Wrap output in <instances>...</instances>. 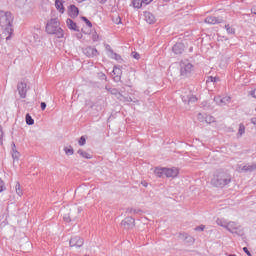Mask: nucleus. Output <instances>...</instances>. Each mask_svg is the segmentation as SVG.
<instances>
[{"label": "nucleus", "instance_id": "nucleus-28", "mask_svg": "<svg viewBox=\"0 0 256 256\" xmlns=\"http://www.w3.org/2000/svg\"><path fill=\"white\" fill-rule=\"evenodd\" d=\"M225 29L228 35H235V28L231 27L229 24L225 25Z\"/></svg>", "mask_w": 256, "mask_h": 256}, {"label": "nucleus", "instance_id": "nucleus-33", "mask_svg": "<svg viewBox=\"0 0 256 256\" xmlns=\"http://www.w3.org/2000/svg\"><path fill=\"white\" fill-rule=\"evenodd\" d=\"M238 135L241 137L242 135H245V125L240 124L239 125V130H238Z\"/></svg>", "mask_w": 256, "mask_h": 256}, {"label": "nucleus", "instance_id": "nucleus-51", "mask_svg": "<svg viewBox=\"0 0 256 256\" xmlns=\"http://www.w3.org/2000/svg\"><path fill=\"white\" fill-rule=\"evenodd\" d=\"M251 13H253L254 15H256V6H254V7L251 9Z\"/></svg>", "mask_w": 256, "mask_h": 256}, {"label": "nucleus", "instance_id": "nucleus-8", "mask_svg": "<svg viewBox=\"0 0 256 256\" xmlns=\"http://www.w3.org/2000/svg\"><path fill=\"white\" fill-rule=\"evenodd\" d=\"M179 175V168L177 167H172V168H167L165 167V177L175 179Z\"/></svg>", "mask_w": 256, "mask_h": 256}, {"label": "nucleus", "instance_id": "nucleus-58", "mask_svg": "<svg viewBox=\"0 0 256 256\" xmlns=\"http://www.w3.org/2000/svg\"><path fill=\"white\" fill-rule=\"evenodd\" d=\"M133 213H137V210H133Z\"/></svg>", "mask_w": 256, "mask_h": 256}, {"label": "nucleus", "instance_id": "nucleus-35", "mask_svg": "<svg viewBox=\"0 0 256 256\" xmlns=\"http://www.w3.org/2000/svg\"><path fill=\"white\" fill-rule=\"evenodd\" d=\"M85 143H87V139L85 138V136L80 137L78 144L80 145V147H83V145H85Z\"/></svg>", "mask_w": 256, "mask_h": 256}, {"label": "nucleus", "instance_id": "nucleus-12", "mask_svg": "<svg viewBox=\"0 0 256 256\" xmlns=\"http://www.w3.org/2000/svg\"><path fill=\"white\" fill-rule=\"evenodd\" d=\"M214 101L217 103V105L220 106L229 105V103H231V97L225 96L221 98V96H216L214 97Z\"/></svg>", "mask_w": 256, "mask_h": 256}, {"label": "nucleus", "instance_id": "nucleus-30", "mask_svg": "<svg viewBox=\"0 0 256 256\" xmlns=\"http://www.w3.org/2000/svg\"><path fill=\"white\" fill-rule=\"evenodd\" d=\"M204 123H208V124L215 123V117L206 115Z\"/></svg>", "mask_w": 256, "mask_h": 256}, {"label": "nucleus", "instance_id": "nucleus-54", "mask_svg": "<svg viewBox=\"0 0 256 256\" xmlns=\"http://www.w3.org/2000/svg\"><path fill=\"white\" fill-rule=\"evenodd\" d=\"M251 123H253V125H256V118H252Z\"/></svg>", "mask_w": 256, "mask_h": 256}, {"label": "nucleus", "instance_id": "nucleus-23", "mask_svg": "<svg viewBox=\"0 0 256 256\" xmlns=\"http://www.w3.org/2000/svg\"><path fill=\"white\" fill-rule=\"evenodd\" d=\"M228 223L229 222L227 220H225V219L218 218L216 220V224L219 225L220 227H223L224 229H227V224Z\"/></svg>", "mask_w": 256, "mask_h": 256}, {"label": "nucleus", "instance_id": "nucleus-6", "mask_svg": "<svg viewBox=\"0 0 256 256\" xmlns=\"http://www.w3.org/2000/svg\"><path fill=\"white\" fill-rule=\"evenodd\" d=\"M256 170V164L238 165L236 171L238 173H253Z\"/></svg>", "mask_w": 256, "mask_h": 256}, {"label": "nucleus", "instance_id": "nucleus-46", "mask_svg": "<svg viewBox=\"0 0 256 256\" xmlns=\"http://www.w3.org/2000/svg\"><path fill=\"white\" fill-rule=\"evenodd\" d=\"M243 251H244V253H246V255L253 256V255H251V252L249 251V249H247V247H244Z\"/></svg>", "mask_w": 256, "mask_h": 256}, {"label": "nucleus", "instance_id": "nucleus-7", "mask_svg": "<svg viewBox=\"0 0 256 256\" xmlns=\"http://www.w3.org/2000/svg\"><path fill=\"white\" fill-rule=\"evenodd\" d=\"M227 231L229 233H239V230L241 229V225L235 221H229L227 226H226Z\"/></svg>", "mask_w": 256, "mask_h": 256}, {"label": "nucleus", "instance_id": "nucleus-4", "mask_svg": "<svg viewBox=\"0 0 256 256\" xmlns=\"http://www.w3.org/2000/svg\"><path fill=\"white\" fill-rule=\"evenodd\" d=\"M193 71H195V66L191 62L188 60L180 62V77L187 79L193 75Z\"/></svg>", "mask_w": 256, "mask_h": 256}, {"label": "nucleus", "instance_id": "nucleus-40", "mask_svg": "<svg viewBox=\"0 0 256 256\" xmlns=\"http://www.w3.org/2000/svg\"><path fill=\"white\" fill-rule=\"evenodd\" d=\"M2 191H5V182L0 178V193H2Z\"/></svg>", "mask_w": 256, "mask_h": 256}, {"label": "nucleus", "instance_id": "nucleus-11", "mask_svg": "<svg viewBox=\"0 0 256 256\" xmlns=\"http://www.w3.org/2000/svg\"><path fill=\"white\" fill-rule=\"evenodd\" d=\"M17 90H18V93H19L21 99H25V97H27V84L26 83H23V82L18 83Z\"/></svg>", "mask_w": 256, "mask_h": 256}, {"label": "nucleus", "instance_id": "nucleus-19", "mask_svg": "<svg viewBox=\"0 0 256 256\" xmlns=\"http://www.w3.org/2000/svg\"><path fill=\"white\" fill-rule=\"evenodd\" d=\"M66 25H67V27H68V29H71L72 31H79L78 29H77V24L76 23H74L71 19H67L66 20Z\"/></svg>", "mask_w": 256, "mask_h": 256}, {"label": "nucleus", "instance_id": "nucleus-27", "mask_svg": "<svg viewBox=\"0 0 256 256\" xmlns=\"http://www.w3.org/2000/svg\"><path fill=\"white\" fill-rule=\"evenodd\" d=\"M27 5V0H16V7L23 9Z\"/></svg>", "mask_w": 256, "mask_h": 256}, {"label": "nucleus", "instance_id": "nucleus-2", "mask_svg": "<svg viewBox=\"0 0 256 256\" xmlns=\"http://www.w3.org/2000/svg\"><path fill=\"white\" fill-rule=\"evenodd\" d=\"M229 183H231V176L225 171L215 172L211 179V185H213V187H219L220 189H223V187H226Z\"/></svg>", "mask_w": 256, "mask_h": 256}, {"label": "nucleus", "instance_id": "nucleus-16", "mask_svg": "<svg viewBox=\"0 0 256 256\" xmlns=\"http://www.w3.org/2000/svg\"><path fill=\"white\" fill-rule=\"evenodd\" d=\"M144 19L149 23V25H153V23L156 21L155 15H153L151 12H144Z\"/></svg>", "mask_w": 256, "mask_h": 256}, {"label": "nucleus", "instance_id": "nucleus-37", "mask_svg": "<svg viewBox=\"0 0 256 256\" xmlns=\"http://www.w3.org/2000/svg\"><path fill=\"white\" fill-rule=\"evenodd\" d=\"M185 239H188V243H195V238L189 236L188 234H184Z\"/></svg>", "mask_w": 256, "mask_h": 256}, {"label": "nucleus", "instance_id": "nucleus-44", "mask_svg": "<svg viewBox=\"0 0 256 256\" xmlns=\"http://www.w3.org/2000/svg\"><path fill=\"white\" fill-rule=\"evenodd\" d=\"M40 107L42 111H45V109H47V104L45 102H41Z\"/></svg>", "mask_w": 256, "mask_h": 256}, {"label": "nucleus", "instance_id": "nucleus-10", "mask_svg": "<svg viewBox=\"0 0 256 256\" xmlns=\"http://www.w3.org/2000/svg\"><path fill=\"white\" fill-rule=\"evenodd\" d=\"M84 243L85 241L79 236H74L70 239V247H83Z\"/></svg>", "mask_w": 256, "mask_h": 256}, {"label": "nucleus", "instance_id": "nucleus-45", "mask_svg": "<svg viewBox=\"0 0 256 256\" xmlns=\"http://www.w3.org/2000/svg\"><path fill=\"white\" fill-rule=\"evenodd\" d=\"M250 95L251 97H253L254 99H256V88L254 90L250 91Z\"/></svg>", "mask_w": 256, "mask_h": 256}, {"label": "nucleus", "instance_id": "nucleus-18", "mask_svg": "<svg viewBox=\"0 0 256 256\" xmlns=\"http://www.w3.org/2000/svg\"><path fill=\"white\" fill-rule=\"evenodd\" d=\"M69 15L70 17H77L79 15V8H77L75 5H70Z\"/></svg>", "mask_w": 256, "mask_h": 256}, {"label": "nucleus", "instance_id": "nucleus-42", "mask_svg": "<svg viewBox=\"0 0 256 256\" xmlns=\"http://www.w3.org/2000/svg\"><path fill=\"white\" fill-rule=\"evenodd\" d=\"M194 230H196V231H205V225H200V226L194 228Z\"/></svg>", "mask_w": 256, "mask_h": 256}, {"label": "nucleus", "instance_id": "nucleus-38", "mask_svg": "<svg viewBox=\"0 0 256 256\" xmlns=\"http://www.w3.org/2000/svg\"><path fill=\"white\" fill-rule=\"evenodd\" d=\"M64 151H65L66 155H73V153H74V150L71 147L70 148L65 147Z\"/></svg>", "mask_w": 256, "mask_h": 256}, {"label": "nucleus", "instance_id": "nucleus-41", "mask_svg": "<svg viewBox=\"0 0 256 256\" xmlns=\"http://www.w3.org/2000/svg\"><path fill=\"white\" fill-rule=\"evenodd\" d=\"M213 76H209L206 80V85L209 87V85H211V83H213Z\"/></svg>", "mask_w": 256, "mask_h": 256}, {"label": "nucleus", "instance_id": "nucleus-31", "mask_svg": "<svg viewBox=\"0 0 256 256\" xmlns=\"http://www.w3.org/2000/svg\"><path fill=\"white\" fill-rule=\"evenodd\" d=\"M207 117V114H202V113H199L197 115V119L198 121H200V123H205V118Z\"/></svg>", "mask_w": 256, "mask_h": 256}, {"label": "nucleus", "instance_id": "nucleus-17", "mask_svg": "<svg viewBox=\"0 0 256 256\" xmlns=\"http://www.w3.org/2000/svg\"><path fill=\"white\" fill-rule=\"evenodd\" d=\"M77 153L80 155V157H82V159H93V154L84 151L83 149H79Z\"/></svg>", "mask_w": 256, "mask_h": 256}, {"label": "nucleus", "instance_id": "nucleus-53", "mask_svg": "<svg viewBox=\"0 0 256 256\" xmlns=\"http://www.w3.org/2000/svg\"><path fill=\"white\" fill-rule=\"evenodd\" d=\"M120 23H121V17H118V18L116 19V24L119 25Z\"/></svg>", "mask_w": 256, "mask_h": 256}, {"label": "nucleus", "instance_id": "nucleus-15", "mask_svg": "<svg viewBox=\"0 0 256 256\" xmlns=\"http://www.w3.org/2000/svg\"><path fill=\"white\" fill-rule=\"evenodd\" d=\"M205 23H208L209 25H217V23H223V18L208 16L205 18Z\"/></svg>", "mask_w": 256, "mask_h": 256}, {"label": "nucleus", "instance_id": "nucleus-3", "mask_svg": "<svg viewBox=\"0 0 256 256\" xmlns=\"http://www.w3.org/2000/svg\"><path fill=\"white\" fill-rule=\"evenodd\" d=\"M60 25L59 19L52 18L46 25V32L48 35H55L57 39H63V37H65V32L61 29Z\"/></svg>", "mask_w": 256, "mask_h": 256}, {"label": "nucleus", "instance_id": "nucleus-49", "mask_svg": "<svg viewBox=\"0 0 256 256\" xmlns=\"http://www.w3.org/2000/svg\"><path fill=\"white\" fill-rule=\"evenodd\" d=\"M133 57H134V59H139V58H140V55H139V53L135 52V53L133 54Z\"/></svg>", "mask_w": 256, "mask_h": 256}, {"label": "nucleus", "instance_id": "nucleus-1", "mask_svg": "<svg viewBox=\"0 0 256 256\" xmlns=\"http://www.w3.org/2000/svg\"><path fill=\"white\" fill-rule=\"evenodd\" d=\"M13 14L9 11L0 10V26L4 29L6 37V41L11 39V35H13Z\"/></svg>", "mask_w": 256, "mask_h": 256}, {"label": "nucleus", "instance_id": "nucleus-32", "mask_svg": "<svg viewBox=\"0 0 256 256\" xmlns=\"http://www.w3.org/2000/svg\"><path fill=\"white\" fill-rule=\"evenodd\" d=\"M112 73L113 75H121V66H114Z\"/></svg>", "mask_w": 256, "mask_h": 256}, {"label": "nucleus", "instance_id": "nucleus-21", "mask_svg": "<svg viewBox=\"0 0 256 256\" xmlns=\"http://www.w3.org/2000/svg\"><path fill=\"white\" fill-rule=\"evenodd\" d=\"M55 7L60 13H65V7H63V2L61 0L55 1Z\"/></svg>", "mask_w": 256, "mask_h": 256}, {"label": "nucleus", "instance_id": "nucleus-50", "mask_svg": "<svg viewBox=\"0 0 256 256\" xmlns=\"http://www.w3.org/2000/svg\"><path fill=\"white\" fill-rule=\"evenodd\" d=\"M213 85H215V83H217L219 81V77H213Z\"/></svg>", "mask_w": 256, "mask_h": 256}, {"label": "nucleus", "instance_id": "nucleus-13", "mask_svg": "<svg viewBox=\"0 0 256 256\" xmlns=\"http://www.w3.org/2000/svg\"><path fill=\"white\" fill-rule=\"evenodd\" d=\"M83 53L86 57H97V55H99L97 48H93L91 46L84 48Z\"/></svg>", "mask_w": 256, "mask_h": 256}, {"label": "nucleus", "instance_id": "nucleus-24", "mask_svg": "<svg viewBox=\"0 0 256 256\" xmlns=\"http://www.w3.org/2000/svg\"><path fill=\"white\" fill-rule=\"evenodd\" d=\"M110 59H114L115 61H117L118 63H121L123 61V58L121 57V55L113 52L112 54L109 55Z\"/></svg>", "mask_w": 256, "mask_h": 256}, {"label": "nucleus", "instance_id": "nucleus-9", "mask_svg": "<svg viewBox=\"0 0 256 256\" xmlns=\"http://www.w3.org/2000/svg\"><path fill=\"white\" fill-rule=\"evenodd\" d=\"M121 225L124 229H133L135 227V219L133 217H126L122 220Z\"/></svg>", "mask_w": 256, "mask_h": 256}, {"label": "nucleus", "instance_id": "nucleus-52", "mask_svg": "<svg viewBox=\"0 0 256 256\" xmlns=\"http://www.w3.org/2000/svg\"><path fill=\"white\" fill-rule=\"evenodd\" d=\"M99 3H101V5H105V3H107V0H98Z\"/></svg>", "mask_w": 256, "mask_h": 256}, {"label": "nucleus", "instance_id": "nucleus-43", "mask_svg": "<svg viewBox=\"0 0 256 256\" xmlns=\"http://www.w3.org/2000/svg\"><path fill=\"white\" fill-rule=\"evenodd\" d=\"M114 81H115L116 83H119V81H121V75H115V76H114Z\"/></svg>", "mask_w": 256, "mask_h": 256}, {"label": "nucleus", "instance_id": "nucleus-36", "mask_svg": "<svg viewBox=\"0 0 256 256\" xmlns=\"http://www.w3.org/2000/svg\"><path fill=\"white\" fill-rule=\"evenodd\" d=\"M82 21L86 23L87 27H93V24L91 23V21H89V19H87V17H82Z\"/></svg>", "mask_w": 256, "mask_h": 256}, {"label": "nucleus", "instance_id": "nucleus-56", "mask_svg": "<svg viewBox=\"0 0 256 256\" xmlns=\"http://www.w3.org/2000/svg\"><path fill=\"white\" fill-rule=\"evenodd\" d=\"M143 187H147V183H143Z\"/></svg>", "mask_w": 256, "mask_h": 256}, {"label": "nucleus", "instance_id": "nucleus-39", "mask_svg": "<svg viewBox=\"0 0 256 256\" xmlns=\"http://www.w3.org/2000/svg\"><path fill=\"white\" fill-rule=\"evenodd\" d=\"M91 38L92 41H99V34H97V32H93Z\"/></svg>", "mask_w": 256, "mask_h": 256}, {"label": "nucleus", "instance_id": "nucleus-25", "mask_svg": "<svg viewBox=\"0 0 256 256\" xmlns=\"http://www.w3.org/2000/svg\"><path fill=\"white\" fill-rule=\"evenodd\" d=\"M154 173L157 177H163L165 175V167L155 168Z\"/></svg>", "mask_w": 256, "mask_h": 256}, {"label": "nucleus", "instance_id": "nucleus-57", "mask_svg": "<svg viewBox=\"0 0 256 256\" xmlns=\"http://www.w3.org/2000/svg\"><path fill=\"white\" fill-rule=\"evenodd\" d=\"M228 256H237V255H235V254H230V255H228Z\"/></svg>", "mask_w": 256, "mask_h": 256}, {"label": "nucleus", "instance_id": "nucleus-48", "mask_svg": "<svg viewBox=\"0 0 256 256\" xmlns=\"http://www.w3.org/2000/svg\"><path fill=\"white\" fill-rule=\"evenodd\" d=\"M0 141H3V128L0 126Z\"/></svg>", "mask_w": 256, "mask_h": 256}, {"label": "nucleus", "instance_id": "nucleus-5", "mask_svg": "<svg viewBox=\"0 0 256 256\" xmlns=\"http://www.w3.org/2000/svg\"><path fill=\"white\" fill-rule=\"evenodd\" d=\"M181 98L183 103H187L188 105L197 102V97L193 95L191 90L182 89Z\"/></svg>", "mask_w": 256, "mask_h": 256}, {"label": "nucleus", "instance_id": "nucleus-34", "mask_svg": "<svg viewBox=\"0 0 256 256\" xmlns=\"http://www.w3.org/2000/svg\"><path fill=\"white\" fill-rule=\"evenodd\" d=\"M105 49H106V51H107L108 57L114 53V52H113V48H111V45H109V44H107V45L105 46Z\"/></svg>", "mask_w": 256, "mask_h": 256}, {"label": "nucleus", "instance_id": "nucleus-14", "mask_svg": "<svg viewBox=\"0 0 256 256\" xmlns=\"http://www.w3.org/2000/svg\"><path fill=\"white\" fill-rule=\"evenodd\" d=\"M173 53H175V55H181V53H183V51H185V44L178 42L176 43L173 48H172Z\"/></svg>", "mask_w": 256, "mask_h": 256}, {"label": "nucleus", "instance_id": "nucleus-22", "mask_svg": "<svg viewBox=\"0 0 256 256\" xmlns=\"http://www.w3.org/2000/svg\"><path fill=\"white\" fill-rule=\"evenodd\" d=\"M20 154L17 150H15V143L12 144V158L14 161H19Z\"/></svg>", "mask_w": 256, "mask_h": 256}, {"label": "nucleus", "instance_id": "nucleus-55", "mask_svg": "<svg viewBox=\"0 0 256 256\" xmlns=\"http://www.w3.org/2000/svg\"><path fill=\"white\" fill-rule=\"evenodd\" d=\"M101 77H102V79L107 80V76L105 74H102Z\"/></svg>", "mask_w": 256, "mask_h": 256}, {"label": "nucleus", "instance_id": "nucleus-29", "mask_svg": "<svg viewBox=\"0 0 256 256\" xmlns=\"http://www.w3.org/2000/svg\"><path fill=\"white\" fill-rule=\"evenodd\" d=\"M26 123H27V125H34L35 120H33V117H31V115L26 114Z\"/></svg>", "mask_w": 256, "mask_h": 256}, {"label": "nucleus", "instance_id": "nucleus-20", "mask_svg": "<svg viewBox=\"0 0 256 256\" xmlns=\"http://www.w3.org/2000/svg\"><path fill=\"white\" fill-rule=\"evenodd\" d=\"M132 5L135 9H141L145 6V2L143 0H132Z\"/></svg>", "mask_w": 256, "mask_h": 256}, {"label": "nucleus", "instance_id": "nucleus-47", "mask_svg": "<svg viewBox=\"0 0 256 256\" xmlns=\"http://www.w3.org/2000/svg\"><path fill=\"white\" fill-rule=\"evenodd\" d=\"M144 2V7L153 3V0H142Z\"/></svg>", "mask_w": 256, "mask_h": 256}, {"label": "nucleus", "instance_id": "nucleus-26", "mask_svg": "<svg viewBox=\"0 0 256 256\" xmlns=\"http://www.w3.org/2000/svg\"><path fill=\"white\" fill-rule=\"evenodd\" d=\"M15 190L18 197L23 195V189H21V184L19 182L16 183Z\"/></svg>", "mask_w": 256, "mask_h": 256}]
</instances>
